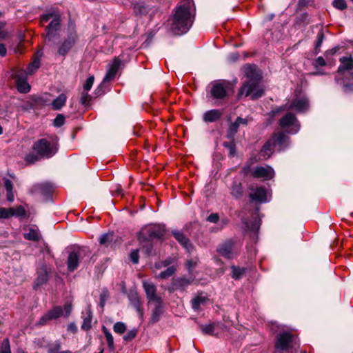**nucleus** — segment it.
Returning a JSON list of instances; mask_svg holds the SVG:
<instances>
[{
  "mask_svg": "<svg viewBox=\"0 0 353 353\" xmlns=\"http://www.w3.org/2000/svg\"><path fill=\"white\" fill-rule=\"evenodd\" d=\"M327 60L323 57H319L315 61V67L316 66H325L327 63Z\"/></svg>",
  "mask_w": 353,
  "mask_h": 353,
  "instance_id": "680f3d73",
  "label": "nucleus"
},
{
  "mask_svg": "<svg viewBox=\"0 0 353 353\" xmlns=\"http://www.w3.org/2000/svg\"><path fill=\"white\" fill-rule=\"evenodd\" d=\"M206 220L210 223H216L219 220V216L217 213H212L207 217Z\"/></svg>",
  "mask_w": 353,
  "mask_h": 353,
  "instance_id": "e2e57ef3",
  "label": "nucleus"
},
{
  "mask_svg": "<svg viewBox=\"0 0 353 353\" xmlns=\"http://www.w3.org/2000/svg\"><path fill=\"white\" fill-rule=\"evenodd\" d=\"M121 63V61L119 58L115 57L112 63L111 64L110 68L108 70L105 76L103 78L104 82H108L115 77Z\"/></svg>",
  "mask_w": 353,
  "mask_h": 353,
  "instance_id": "aec40b11",
  "label": "nucleus"
},
{
  "mask_svg": "<svg viewBox=\"0 0 353 353\" xmlns=\"http://www.w3.org/2000/svg\"><path fill=\"white\" fill-rule=\"evenodd\" d=\"M155 306L152 310L150 323L154 324L160 320V318L163 312V301L154 302Z\"/></svg>",
  "mask_w": 353,
  "mask_h": 353,
  "instance_id": "393cba45",
  "label": "nucleus"
},
{
  "mask_svg": "<svg viewBox=\"0 0 353 353\" xmlns=\"http://www.w3.org/2000/svg\"><path fill=\"white\" fill-rule=\"evenodd\" d=\"M132 306L137 311L140 319H143V303L137 292H132L128 296Z\"/></svg>",
  "mask_w": 353,
  "mask_h": 353,
  "instance_id": "412c9836",
  "label": "nucleus"
},
{
  "mask_svg": "<svg viewBox=\"0 0 353 353\" xmlns=\"http://www.w3.org/2000/svg\"><path fill=\"white\" fill-rule=\"evenodd\" d=\"M279 123L280 127L285 129L288 133L296 134L300 129V123L296 116L292 112H288L284 115L280 119Z\"/></svg>",
  "mask_w": 353,
  "mask_h": 353,
  "instance_id": "1a4fd4ad",
  "label": "nucleus"
},
{
  "mask_svg": "<svg viewBox=\"0 0 353 353\" xmlns=\"http://www.w3.org/2000/svg\"><path fill=\"white\" fill-rule=\"evenodd\" d=\"M223 114L222 111L217 109H213L206 111L203 116V119L206 123L215 122L220 119Z\"/></svg>",
  "mask_w": 353,
  "mask_h": 353,
  "instance_id": "b1692460",
  "label": "nucleus"
},
{
  "mask_svg": "<svg viewBox=\"0 0 353 353\" xmlns=\"http://www.w3.org/2000/svg\"><path fill=\"white\" fill-rule=\"evenodd\" d=\"M340 65L336 71V75L344 74L345 72H349L353 70V57L351 55L343 56L339 59Z\"/></svg>",
  "mask_w": 353,
  "mask_h": 353,
  "instance_id": "f3484780",
  "label": "nucleus"
},
{
  "mask_svg": "<svg viewBox=\"0 0 353 353\" xmlns=\"http://www.w3.org/2000/svg\"><path fill=\"white\" fill-rule=\"evenodd\" d=\"M296 23H298L299 25L302 24V23L308 24L309 23L308 14L307 12H304V13L301 14L300 16L297 17Z\"/></svg>",
  "mask_w": 353,
  "mask_h": 353,
  "instance_id": "864d4df0",
  "label": "nucleus"
},
{
  "mask_svg": "<svg viewBox=\"0 0 353 353\" xmlns=\"http://www.w3.org/2000/svg\"><path fill=\"white\" fill-rule=\"evenodd\" d=\"M18 91L21 93H27L30 90V86L27 80L19 81L16 83Z\"/></svg>",
  "mask_w": 353,
  "mask_h": 353,
  "instance_id": "79ce46f5",
  "label": "nucleus"
},
{
  "mask_svg": "<svg viewBox=\"0 0 353 353\" xmlns=\"http://www.w3.org/2000/svg\"><path fill=\"white\" fill-rule=\"evenodd\" d=\"M67 100V96L62 93L59 94L52 102V108L55 110H60L63 106L65 105Z\"/></svg>",
  "mask_w": 353,
  "mask_h": 353,
  "instance_id": "72a5a7b5",
  "label": "nucleus"
},
{
  "mask_svg": "<svg viewBox=\"0 0 353 353\" xmlns=\"http://www.w3.org/2000/svg\"><path fill=\"white\" fill-rule=\"evenodd\" d=\"M209 88L210 97L216 100H225L234 92L232 85L225 80L213 81Z\"/></svg>",
  "mask_w": 353,
  "mask_h": 353,
  "instance_id": "423d86ee",
  "label": "nucleus"
},
{
  "mask_svg": "<svg viewBox=\"0 0 353 353\" xmlns=\"http://www.w3.org/2000/svg\"><path fill=\"white\" fill-rule=\"evenodd\" d=\"M345 77H335V81L340 85H343V91L345 92H353V83H345L344 78Z\"/></svg>",
  "mask_w": 353,
  "mask_h": 353,
  "instance_id": "c9c22d12",
  "label": "nucleus"
},
{
  "mask_svg": "<svg viewBox=\"0 0 353 353\" xmlns=\"http://www.w3.org/2000/svg\"><path fill=\"white\" fill-rule=\"evenodd\" d=\"M230 194L236 199H240L244 194L243 184L240 181L234 180L230 186Z\"/></svg>",
  "mask_w": 353,
  "mask_h": 353,
  "instance_id": "4be33fe9",
  "label": "nucleus"
},
{
  "mask_svg": "<svg viewBox=\"0 0 353 353\" xmlns=\"http://www.w3.org/2000/svg\"><path fill=\"white\" fill-rule=\"evenodd\" d=\"M28 74H29L27 72V70H24L23 69H16L12 71L11 77L17 83L19 81L27 80Z\"/></svg>",
  "mask_w": 353,
  "mask_h": 353,
  "instance_id": "c756f323",
  "label": "nucleus"
},
{
  "mask_svg": "<svg viewBox=\"0 0 353 353\" xmlns=\"http://www.w3.org/2000/svg\"><path fill=\"white\" fill-rule=\"evenodd\" d=\"M91 96L88 94V92L84 91L81 93L80 102L83 105H88L91 100Z\"/></svg>",
  "mask_w": 353,
  "mask_h": 353,
  "instance_id": "3c124183",
  "label": "nucleus"
},
{
  "mask_svg": "<svg viewBox=\"0 0 353 353\" xmlns=\"http://www.w3.org/2000/svg\"><path fill=\"white\" fill-rule=\"evenodd\" d=\"M40 67V60L39 58H35L34 61L28 65L26 68L27 72L31 75L35 72Z\"/></svg>",
  "mask_w": 353,
  "mask_h": 353,
  "instance_id": "a19ab883",
  "label": "nucleus"
},
{
  "mask_svg": "<svg viewBox=\"0 0 353 353\" xmlns=\"http://www.w3.org/2000/svg\"><path fill=\"white\" fill-rule=\"evenodd\" d=\"M207 301L205 296L197 295L192 300V307L194 310H199L201 305H203Z\"/></svg>",
  "mask_w": 353,
  "mask_h": 353,
  "instance_id": "4c0bfd02",
  "label": "nucleus"
},
{
  "mask_svg": "<svg viewBox=\"0 0 353 353\" xmlns=\"http://www.w3.org/2000/svg\"><path fill=\"white\" fill-rule=\"evenodd\" d=\"M61 345L60 344H54V345L48 348V353H61Z\"/></svg>",
  "mask_w": 353,
  "mask_h": 353,
  "instance_id": "69168bd1",
  "label": "nucleus"
},
{
  "mask_svg": "<svg viewBox=\"0 0 353 353\" xmlns=\"http://www.w3.org/2000/svg\"><path fill=\"white\" fill-rule=\"evenodd\" d=\"M264 94V89L261 84V80L253 79L244 81L238 91V98L242 97L250 98L252 100H256Z\"/></svg>",
  "mask_w": 353,
  "mask_h": 353,
  "instance_id": "20e7f679",
  "label": "nucleus"
},
{
  "mask_svg": "<svg viewBox=\"0 0 353 353\" xmlns=\"http://www.w3.org/2000/svg\"><path fill=\"white\" fill-rule=\"evenodd\" d=\"M239 125H240L239 124V123L236 121V119L235 120V121L234 123H232L230 125L229 128H228V132H227V137L228 139H234V137L235 136V134L238 132Z\"/></svg>",
  "mask_w": 353,
  "mask_h": 353,
  "instance_id": "58836bf2",
  "label": "nucleus"
},
{
  "mask_svg": "<svg viewBox=\"0 0 353 353\" xmlns=\"http://www.w3.org/2000/svg\"><path fill=\"white\" fill-rule=\"evenodd\" d=\"M8 36V32L3 30V24L0 23V39H6Z\"/></svg>",
  "mask_w": 353,
  "mask_h": 353,
  "instance_id": "774afa93",
  "label": "nucleus"
},
{
  "mask_svg": "<svg viewBox=\"0 0 353 353\" xmlns=\"http://www.w3.org/2000/svg\"><path fill=\"white\" fill-rule=\"evenodd\" d=\"M285 108L288 110H294L297 112H304L309 108V101L306 97H296Z\"/></svg>",
  "mask_w": 353,
  "mask_h": 353,
  "instance_id": "dca6fc26",
  "label": "nucleus"
},
{
  "mask_svg": "<svg viewBox=\"0 0 353 353\" xmlns=\"http://www.w3.org/2000/svg\"><path fill=\"white\" fill-rule=\"evenodd\" d=\"M274 145L270 139L265 142L259 152V154L263 159H269L274 152Z\"/></svg>",
  "mask_w": 353,
  "mask_h": 353,
  "instance_id": "a878e982",
  "label": "nucleus"
},
{
  "mask_svg": "<svg viewBox=\"0 0 353 353\" xmlns=\"http://www.w3.org/2000/svg\"><path fill=\"white\" fill-rule=\"evenodd\" d=\"M77 39V35L75 32H70L66 39H65L59 45L57 53L65 57L72 49Z\"/></svg>",
  "mask_w": 353,
  "mask_h": 353,
  "instance_id": "4468645a",
  "label": "nucleus"
},
{
  "mask_svg": "<svg viewBox=\"0 0 353 353\" xmlns=\"http://www.w3.org/2000/svg\"><path fill=\"white\" fill-rule=\"evenodd\" d=\"M61 20L60 14L54 10H49L40 17V23L41 25L50 21V23L46 28V41H51L58 35Z\"/></svg>",
  "mask_w": 353,
  "mask_h": 353,
  "instance_id": "7ed1b4c3",
  "label": "nucleus"
},
{
  "mask_svg": "<svg viewBox=\"0 0 353 353\" xmlns=\"http://www.w3.org/2000/svg\"><path fill=\"white\" fill-rule=\"evenodd\" d=\"M65 117L63 114H58L54 119L53 124L56 127H61L64 124Z\"/></svg>",
  "mask_w": 353,
  "mask_h": 353,
  "instance_id": "5fc2aeb1",
  "label": "nucleus"
},
{
  "mask_svg": "<svg viewBox=\"0 0 353 353\" xmlns=\"http://www.w3.org/2000/svg\"><path fill=\"white\" fill-rule=\"evenodd\" d=\"M247 228L254 232H256L259 228L260 223L259 220L255 219L254 221L251 222L250 223H247Z\"/></svg>",
  "mask_w": 353,
  "mask_h": 353,
  "instance_id": "603ef678",
  "label": "nucleus"
},
{
  "mask_svg": "<svg viewBox=\"0 0 353 353\" xmlns=\"http://www.w3.org/2000/svg\"><path fill=\"white\" fill-rule=\"evenodd\" d=\"M90 251L83 247H73L68 253L67 259V268L70 272L76 270L81 261L88 258Z\"/></svg>",
  "mask_w": 353,
  "mask_h": 353,
  "instance_id": "0eeeda50",
  "label": "nucleus"
},
{
  "mask_svg": "<svg viewBox=\"0 0 353 353\" xmlns=\"http://www.w3.org/2000/svg\"><path fill=\"white\" fill-rule=\"evenodd\" d=\"M126 325L123 322H117L113 325V330L114 332L122 334L126 331Z\"/></svg>",
  "mask_w": 353,
  "mask_h": 353,
  "instance_id": "a18cd8bd",
  "label": "nucleus"
},
{
  "mask_svg": "<svg viewBox=\"0 0 353 353\" xmlns=\"http://www.w3.org/2000/svg\"><path fill=\"white\" fill-rule=\"evenodd\" d=\"M201 329L204 334L212 335L215 330V324L212 323L206 325H201Z\"/></svg>",
  "mask_w": 353,
  "mask_h": 353,
  "instance_id": "de8ad7c7",
  "label": "nucleus"
},
{
  "mask_svg": "<svg viewBox=\"0 0 353 353\" xmlns=\"http://www.w3.org/2000/svg\"><path fill=\"white\" fill-rule=\"evenodd\" d=\"M0 353H11L10 344L8 339H6L4 341L3 343L2 344L0 349Z\"/></svg>",
  "mask_w": 353,
  "mask_h": 353,
  "instance_id": "bf43d9fd",
  "label": "nucleus"
},
{
  "mask_svg": "<svg viewBox=\"0 0 353 353\" xmlns=\"http://www.w3.org/2000/svg\"><path fill=\"white\" fill-rule=\"evenodd\" d=\"M223 145L228 150L230 157H234L236 154V145L233 139L230 141L224 142Z\"/></svg>",
  "mask_w": 353,
  "mask_h": 353,
  "instance_id": "c03bdc74",
  "label": "nucleus"
},
{
  "mask_svg": "<svg viewBox=\"0 0 353 353\" xmlns=\"http://www.w3.org/2000/svg\"><path fill=\"white\" fill-rule=\"evenodd\" d=\"M176 272V268L174 265L168 267L165 270L161 272L159 277L165 279L172 276Z\"/></svg>",
  "mask_w": 353,
  "mask_h": 353,
  "instance_id": "37998d69",
  "label": "nucleus"
},
{
  "mask_svg": "<svg viewBox=\"0 0 353 353\" xmlns=\"http://www.w3.org/2000/svg\"><path fill=\"white\" fill-rule=\"evenodd\" d=\"M286 106H288V103H286V104H285V105H283V106H281V107L277 108H276V109H274V110H272L270 112V114L271 116H272V117H274V116H276V114H279L280 112H281L284 111L285 110H288V108H285Z\"/></svg>",
  "mask_w": 353,
  "mask_h": 353,
  "instance_id": "0e129e2a",
  "label": "nucleus"
},
{
  "mask_svg": "<svg viewBox=\"0 0 353 353\" xmlns=\"http://www.w3.org/2000/svg\"><path fill=\"white\" fill-rule=\"evenodd\" d=\"M114 234L112 233H106L103 234L99 239V243L105 246H109L113 241Z\"/></svg>",
  "mask_w": 353,
  "mask_h": 353,
  "instance_id": "ea45409f",
  "label": "nucleus"
},
{
  "mask_svg": "<svg viewBox=\"0 0 353 353\" xmlns=\"http://www.w3.org/2000/svg\"><path fill=\"white\" fill-rule=\"evenodd\" d=\"M130 260L132 261V262L133 263H134V264L138 263L139 259V250H132L130 253Z\"/></svg>",
  "mask_w": 353,
  "mask_h": 353,
  "instance_id": "052dcab7",
  "label": "nucleus"
},
{
  "mask_svg": "<svg viewBox=\"0 0 353 353\" xmlns=\"http://www.w3.org/2000/svg\"><path fill=\"white\" fill-rule=\"evenodd\" d=\"M34 191L43 196H49L53 192V187L48 183H41L34 187Z\"/></svg>",
  "mask_w": 353,
  "mask_h": 353,
  "instance_id": "bb28decb",
  "label": "nucleus"
},
{
  "mask_svg": "<svg viewBox=\"0 0 353 353\" xmlns=\"http://www.w3.org/2000/svg\"><path fill=\"white\" fill-rule=\"evenodd\" d=\"M23 236L26 240L38 241L41 238V235L38 228H30L28 229V232L23 234Z\"/></svg>",
  "mask_w": 353,
  "mask_h": 353,
  "instance_id": "7c9ffc66",
  "label": "nucleus"
},
{
  "mask_svg": "<svg viewBox=\"0 0 353 353\" xmlns=\"http://www.w3.org/2000/svg\"><path fill=\"white\" fill-rule=\"evenodd\" d=\"M92 312L88 310L87 312V316L83 319V323L81 325V329L85 331H88L92 327Z\"/></svg>",
  "mask_w": 353,
  "mask_h": 353,
  "instance_id": "e433bc0d",
  "label": "nucleus"
},
{
  "mask_svg": "<svg viewBox=\"0 0 353 353\" xmlns=\"http://www.w3.org/2000/svg\"><path fill=\"white\" fill-rule=\"evenodd\" d=\"M172 234L176 239V240L188 252H191L193 247L190 242L189 239L181 232L178 230H174L172 232Z\"/></svg>",
  "mask_w": 353,
  "mask_h": 353,
  "instance_id": "5701e85b",
  "label": "nucleus"
},
{
  "mask_svg": "<svg viewBox=\"0 0 353 353\" xmlns=\"http://www.w3.org/2000/svg\"><path fill=\"white\" fill-rule=\"evenodd\" d=\"M101 330L103 332L106 342L108 344V347L110 351H114L115 350V345L114 343V338L111 332L107 329V327L104 325L102 326Z\"/></svg>",
  "mask_w": 353,
  "mask_h": 353,
  "instance_id": "473e14b6",
  "label": "nucleus"
},
{
  "mask_svg": "<svg viewBox=\"0 0 353 353\" xmlns=\"http://www.w3.org/2000/svg\"><path fill=\"white\" fill-rule=\"evenodd\" d=\"M251 174L254 178H263L265 180H270L274 177V171L273 168L269 165H260L256 166L255 169L251 172Z\"/></svg>",
  "mask_w": 353,
  "mask_h": 353,
  "instance_id": "2eb2a0df",
  "label": "nucleus"
},
{
  "mask_svg": "<svg viewBox=\"0 0 353 353\" xmlns=\"http://www.w3.org/2000/svg\"><path fill=\"white\" fill-rule=\"evenodd\" d=\"M31 148L32 152L24 158L28 164H34L41 159L53 157L59 151V139L53 135L41 138L33 143Z\"/></svg>",
  "mask_w": 353,
  "mask_h": 353,
  "instance_id": "f257e3e1",
  "label": "nucleus"
},
{
  "mask_svg": "<svg viewBox=\"0 0 353 353\" xmlns=\"http://www.w3.org/2000/svg\"><path fill=\"white\" fill-rule=\"evenodd\" d=\"M194 11L193 0H183L182 3L175 8L170 25L174 34L181 35L189 30L193 23Z\"/></svg>",
  "mask_w": 353,
  "mask_h": 353,
  "instance_id": "f03ea898",
  "label": "nucleus"
},
{
  "mask_svg": "<svg viewBox=\"0 0 353 353\" xmlns=\"http://www.w3.org/2000/svg\"><path fill=\"white\" fill-rule=\"evenodd\" d=\"M165 234L163 227L159 225H151L145 227L142 231V235L145 239H159Z\"/></svg>",
  "mask_w": 353,
  "mask_h": 353,
  "instance_id": "ddd939ff",
  "label": "nucleus"
},
{
  "mask_svg": "<svg viewBox=\"0 0 353 353\" xmlns=\"http://www.w3.org/2000/svg\"><path fill=\"white\" fill-rule=\"evenodd\" d=\"M37 278L34 282V288L46 283L49 279L50 270L46 265H43L37 271Z\"/></svg>",
  "mask_w": 353,
  "mask_h": 353,
  "instance_id": "6ab92c4d",
  "label": "nucleus"
},
{
  "mask_svg": "<svg viewBox=\"0 0 353 353\" xmlns=\"http://www.w3.org/2000/svg\"><path fill=\"white\" fill-rule=\"evenodd\" d=\"M138 330L135 328L128 331L125 335L123 336V340L125 341H130L132 339H134L137 334Z\"/></svg>",
  "mask_w": 353,
  "mask_h": 353,
  "instance_id": "8fccbe9b",
  "label": "nucleus"
},
{
  "mask_svg": "<svg viewBox=\"0 0 353 353\" xmlns=\"http://www.w3.org/2000/svg\"><path fill=\"white\" fill-rule=\"evenodd\" d=\"M332 6L340 10H344L347 8V6L345 0H334Z\"/></svg>",
  "mask_w": 353,
  "mask_h": 353,
  "instance_id": "49530a36",
  "label": "nucleus"
},
{
  "mask_svg": "<svg viewBox=\"0 0 353 353\" xmlns=\"http://www.w3.org/2000/svg\"><path fill=\"white\" fill-rule=\"evenodd\" d=\"M4 186L6 191L13 190V184L12 181L8 179H6L4 180Z\"/></svg>",
  "mask_w": 353,
  "mask_h": 353,
  "instance_id": "338daca9",
  "label": "nucleus"
},
{
  "mask_svg": "<svg viewBox=\"0 0 353 353\" xmlns=\"http://www.w3.org/2000/svg\"><path fill=\"white\" fill-rule=\"evenodd\" d=\"M274 347L281 353L286 351L294 353L299 347V343L294 335L289 332H285L277 335Z\"/></svg>",
  "mask_w": 353,
  "mask_h": 353,
  "instance_id": "39448f33",
  "label": "nucleus"
},
{
  "mask_svg": "<svg viewBox=\"0 0 353 353\" xmlns=\"http://www.w3.org/2000/svg\"><path fill=\"white\" fill-rule=\"evenodd\" d=\"M216 252L226 259H232L237 253L236 249V241L234 239H228L219 245Z\"/></svg>",
  "mask_w": 353,
  "mask_h": 353,
  "instance_id": "9b49d317",
  "label": "nucleus"
},
{
  "mask_svg": "<svg viewBox=\"0 0 353 353\" xmlns=\"http://www.w3.org/2000/svg\"><path fill=\"white\" fill-rule=\"evenodd\" d=\"M249 197L252 202L263 203L268 201V192L263 186L250 185Z\"/></svg>",
  "mask_w": 353,
  "mask_h": 353,
  "instance_id": "f8f14e48",
  "label": "nucleus"
},
{
  "mask_svg": "<svg viewBox=\"0 0 353 353\" xmlns=\"http://www.w3.org/2000/svg\"><path fill=\"white\" fill-rule=\"evenodd\" d=\"M324 37H325V36L322 31H321L318 33L316 43V46H315V51L316 53L320 52L319 48L323 41Z\"/></svg>",
  "mask_w": 353,
  "mask_h": 353,
  "instance_id": "09e8293b",
  "label": "nucleus"
},
{
  "mask_svg": "<svg viewBox=\"0 0 353 353\" xmlns=\"http://www.w3.org/2000/svg\"><path fill=\"white\" fill-rule=\"evenodd\" d=\"M143 287L149 302H157L161 301V298L157 294L156 286L150 282L143 281Z\"/></svg>",
  "mask_w": 353,
  "mask_h": 353,
  "instance_id": "a211bd4d",
  "label": "nucleus"
},
{
  "mask_svg": "<svg viewBox=\"0 0 353 353\" xmlns=\"http://www.w3.org/2000/svg\"><path fill=\"white\" fill-rule=\"evenodd\" d=\"M72 304L66 303L63 308L61 306H54L47 313L43 315L37 322L38 325H44L51 320H56L64 314L65 317H68L72 312Z\"/></svg>",
  "mask_w": 353,
  "mask_h": 353,
  "instance_id": "6e6552de",
  "label": "nucleus"
},
{
  "mask_svg": "<svg viewBox=\"0 0 353 353\" xmlns=\"http://www.w3.org/2000/svg\"><path fill=\"white\" fill-rule=\"evenodd\" d=\"M232 274L231 276L232 279L235 280L241 279L245 274L247 271V268H240L235 265L231 266Z\"/></svg>",
  "mask_w": 353,
  "mask_h": 353,
  "instance_id": "f704fd0d",
  "label": "nucleus"
},
{
  "mask_svg": "<svg viewBox=\"0 0 353 353\" xmlns=\"http://www.w3.org/2000/svg\"><path fill=\"white\" fill-rule=\"evenodd\" d=\"M192 279L186 277L177 278L173 281V289L184 290L186 287L192 283Z\"/></svg>",
  "mask_w": 353,
  "mask_h": 353,
  "instance_id": "cd10ccee",
  "label": "nucleus"
},
{
  "mask_svg": "<svg viewBox=\"0 0 353 353\" xmlns=\"http://www.w3.org/2000/svg\"><path fill=\"white\" fill-rule=\"evenodd\" d=\"M94 76H90L87 79L85 83L83 85V90L84 91L88 92L91 89V88L93 85V83H94Z\"/></svg>",
  "mask_w": 353,
  "mask_h": 353,
  "instance_id": "6e6d98bb",
  "label": "nucleus"
},
{
  "mask_svg": "<svg viewBox=\"0 0 353 353\" xmlns=\"http://www.w3.org/2000/svg\"><path fill=\"white\" fill-rule=\"evenodd\" d=\"M12 216L21 219L27 216V212L23 205H18L16 208H0V220Z\"/></svg>",
  "mask_w": 353,
  "mask_h": 353,
  "instance_id": "9d476101",
  "label": "nucleus"
},
{
  "mask_svg": "<svg viewBox=\"0 0 353 353\" xmlns=\"http://www.w3.org/2000/svg\"><path fill=\"white\" fill-rule=\"evenodd\" d=\"M287 139L288 137L283 132L274 134L271 139H270V141H272V143L274 144V147H276V145L281 147L283 146Z\"/></svg>",
  "mask_w": 353,
  "mask_h": 353,
  "instance_id": "2f4dec72",
  "label": "nucleus"
},
{
  "mask_svg": "<svg viewBox=\"0 0 353 353\" xmlns=\"http://www.w3.org/2000/svg\"><path fill=\"white\" fill-rule=\"evenodd\" d=\"M314 0H299L296 10H301L305 7L313 3Z\"/></svg>",
  "mask_w": 353,
  "mask_h": 353,
  "instance_id": "4d7b16f0",
  "label": "nucleus"
},
{
  "mask_svg": "<svg viewBox=\"0 0 353 353\" xmlns=\"http://www.w3.org/2000/svg\"><path fill=\"white\" fill-rule=\"evenodd\" d=\"M245 75L249 79L248 80L253 79L261 80V77L256 73V67L254 65H246L245 67Z\"/></svg>",
  "mask_w": 353,
  "mask_h": 353,
  "instance_id": "c85d7f7f",
  "label": "nucleus"
},
{
  "mask_svg": "<svg viewBox=\"0 0 353 353\" xmlns=\"http://www.w3.org/2000/svg\"><path fill=\"white\" fill-rule=\"evenodd\" d=\"M109 296V293L107 290H103L102 292L100 294V305L103 307L105 303L106 300Z\"/></svg>",
  "mask_w": 353,
  "mask_h": 353,
  "instance_id": "13d9d810",
  "label": "nucleus"
}]
</instances>
